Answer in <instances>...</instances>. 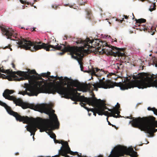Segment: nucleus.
<instances>
[{
	"label": "nucleus",
	"instance_id": "nucleus-1",
	"mask_svg": "<svg viewBox=\"0 0 157 157\" xmlns=\"http://www.w3.org/2000/svg\"><path fill=\"white\" fill-rule=\"evenodd\" d=\"M0 105L4 107L10 114L15 117L17 121L22 122L24 124L30 123L27 126L26 129L28 131L31 133V136L35 135L37 128L40 130V131L41 132L44 131L46 132L47 131H49L48 134L50 137L54 139H55L56 135L52 131L55 128H58L59 123L56 115L55 113L52 115L51 114V110L49 111V114H47L48 115L49 118L44 119V123H43L40 122L41 119L39 117L35 119L33 117H29L27 116H21L17 113L13 111L11 108L6 103L1 101Z\"/></svg>",
	"mask_w": 157,
	"mask_h": 157
},
{
	"label": "nucleus",
	"instance_id": "nucleus-14",
	"mask_svg": "<svg viewBox=\"0 0 157 157\" xmlns=\"http://www.w3.org/2000/svg\"><path fill=\"white\" fill-rule=\"evenodd\" d=\"M89 105H91L95 107L94 108L90 109V110L93 113V114L96 116L97 111L96 109H95L96 107L98 106V105L99 104V99H97L95 97H91L90 99L87 103Z\"/></svg>",
	"mask_w": 157,
	"mask_h": 157
},
{
	"label": "nucleus",
	"instance_id": "nucleus-28",
	"mask_svg": "<svg viewBox=\"0 0 157 157\" xmlns=\"http://www.w3.org/2000/svg\"><path fill=\"white\" fill-rule=\"evenodd\" d=\"M78 3L79 5H84L85 4L86 2V1L83 2L82 0H78Z\"/></svg>",
	"mask_w": 157,
	"mask_h": 157
},
{
	"label": "nucleus",
	"instance_id": "nucleus-40",
	"mask_svg": "<svg viewBox=\"0 0 157 157\" xmlns=\"http://www.w3.org/2000/svg\"><path fill=\"white\" fill-rule=\"evenodd\" d=\"M123 17H124L125 19H128V16L127 15H124Z\"/></svg>",
	"mask_w": 157,
	"mask_h": 157
},
{
	"label": "nucleus",
	"instance_id": "nucleus-43",
	"mask_svg": "<svg viewBox=\"0 0 157 157\" xmlns=\"http://www.w3.org/2000/svg\"><path fill=\"white\" fill-rule=\"evenodd\" d=\"M19 155V153L18 152H16L15 153V155Z\"/></svg>",
	"mask_w": 157,
	"mask_h": 157
},
{
	"label": "nucleus",
	"instance_id": "nucleus-46",
	"mask_svg": "<svg viewBox=\"0 0 157 157\" xmlns=\"http://www.w3.org/2000/svg\"><path fill=\"white\" fill-rule=\"evenodd\" d=\"M52 112L53 113H54L55 112V110H52Z\"/></svg>",
	"mask_w": 157,
	"mask_h": 157
},
{
	"label": "nucleus",
	"instance_id": "nucleus-29",
	"mask_svg": "<svg viewBox=\"0 0 157 157\" xmlns=\"http://www.w3.org/2000/svg\"><path fill=\"white\" fill-rule=\"evenodd\" d=\"M108 109V110L109 111L111 112L110 113H112L113 114V113L115 112V111L116 110V109H115V108H113V109H109L107 108V109Z\"/></svg>",
	"mask_w": 157,
	"mask_h": 157
},
{
	"label": "nucleus",
	"instance_id": "nucleus-6",
	"mask_svg": "<svg viewBox=\"0 0 157 157\" xmlns=\"http://www.w3.org/2000/svg\"><path fill=\"white\" fill-rule=\"evenodd\" d=\"M17 43L19 45L18 48L26 50H29L32 52H35L42 48L48 51L53 50V49H50V48L59 50L61 48L60 45H58L57 43H56V40L55 39H53L48 43L45 44L41 42H32L21 38V39L19 40Z\"/></svg>",
	"mask_w": 157,
	"mask_h": 157
},
{
	"label": "nucleus",
	"instance_id": "nucleus-37",
	"mask_svg": "<svg viewBox=\"0 0 157 157\" xmlns=\"http://www.w3.org/2000/svg\"><path fill=\"white\" fill-rule=\"evenodd\" d=\"M46 75H46V73H44L42 74L41 76L43 77H46Z\"/></svg>",
	"mask_w": 157,
	"mask_h": 157
},
{
	"label": "nucleus",
	"instance_id": "nucleus-39",
	"mask_svg": "<svg viewBox=\"0 0 157 157\" xmlns=\"http://www.w3.org/2000/svg\"><path fill=\"white\" fill-rule=\"evenodd\" d=\"M49 77L52 79H55L56 77L53 76H50Z\"/></svg>",
	"mask_w": 157,
	"mask_h": 157
},
{
	"label": "nucleus",
	"instance_id": "nucleus-55",
	"mask_svg": "<svg viewBox=\"0 0 157 157\" xmlns=\"http://www.w3.org/2000/svg\"><path fill=\"white\" fill-rule=\"evenodd\" d=\"M23 27L21 28V29H23Z\"/></svg>",
	"mask_w": 157,
	"mask_h": 157
},
{
	"label": "nucleus",
	"instance_id": "nucleus-53",
	"mask_svg": "<svg viewBox=\"0 0 157 157\" xmlns=\"http://www.w3.org/2000/svg\"><path fill=\"white\" fill-rule=\"evenodd\" d=\"M65 37L67 38V36H65Z\"/></svg>",
	"mask_w": 157,
	"mask_h": 157
},
{
	"label": "nucleus",
	"instance_id": "nucleus-50",
	"mask_svg": "<svg viewBox=\"0 0 157 157\" xmlns=\"http://www.w3.org/2000/svg\"><path fill=\"white\" fill-rule=\"evenodd\" d=\"M132 15H133V17L132 18V19L133 20L134 19V14H133V13H132Z\"/></svg>",
	"mask_w": 157,
	"mask_h": 157
},
{
	"label": "nucleus",
	"instance_id": "nucleus-47",
	"mask_svg": "<svg viewBox=\"0 0 157 157\" xmlns=\"http://www.w3.org/2000/svg\"><path fill=\"white\" fill-rule=\"evenodd\" d=\"M75 102L74 103V104H77V102H76L77 101H75Z\"/></svg>",
	"mask_w": 157,
	"mask_h": 157
},
{
	"label": "nucleus",
	"instance_id": "nucleus-27",
	"mask_svg": "<svg viewBox=\"0 0 157 157\" xmlns=\"http://www.w3.org/2000/svg\"><path fill=\"white\" fill-rule=\"evenodd\" d=\"M147 109L149 111H152L156 115H157V109H156L155 108H151L150 107H148Z\"/></svg>",
	"mask_w": 157,
	"mask_h": 157
},
{
	"label": "nucleus",
	"instance_id": "nucleus-11",
	"mask_svg": "<svg viewBox=\"0 0 157 157\" xmlns=\"http://www.w3.org/2000/svg\"><path fill=\"white\" fill-rule=\"evenodd\" d=\"M99 104L98 105L96 108L94 109H96L97 111V113L99 115H105L107 116L111 115V113L105 110L107 109V107L106 106V104L105 101L99 99Z\"/></svg>",
	"mask_w": 157,
	"mask_h": 157
},
{
	"label": "nucleus",
	"instance_id": "nucleus-10",
	"mask_svg": "<svg viewBox=\"0 0 157 157\" xmlns=\"http://www.w3.org/2000/svg\"><path fill=\"white\" fill-rule=\"evenodd\" d=\"M60 46L61 47V49L59 50H61L62 52L59 53V55H62L65 52H69L72 58H73L79 51L78 47H71L69 45H66L63 44H62Z\"/></svg>",
	"mask_w": 157,
	"mask_h": 157
},
{
	"label": "nucleus",
	"instance_id": "nucleus-38",
	"mask_svg": "<svg viewBox=\"0 0 157 157\" xmlns=\"http://www.w3.org/2000/svg\"><path fill=\"white\" fill-rule=\"evenodd\" d=\"M54 142L56 143H61V142H59L58 140H56V139H54Z\"/></svg>",
	"mask_w": 157,
	"mask_h": 157
},
{
	"label": "nucleus",
	"instance_id": "nucleus-18",
	"mask_svg": "<svg viewBox=\"0 0 157 157\" xmlns=\"http://www.w3.org/2000/svg\"><path fill=\"white\" fill-rule=\"evenodd\" d=\"M14 92V91L13 90H10L8 89H6L3 93V96L4 97H5V96H10V94H13Z\"/></svg>",
	"mask_w": 157,
	"mask_h": 157
},
{
	"label": "nucleus",
	"instance_id": "nucleus-54",
	"mask_svg": "<svg viewBox=\"0 0 157 157\" xmlns=\"http://www.w3.org/2000/svg\"><path fill=\"white\" fill-rule=\"evenodd\" d=\"M139 25V26H140V25L139 24V25Z\"/></svg>",
	"mask_w": 157,
	"mask_h": 157
},
{
	"label": "nucleus",
	"instance_id": "nucleus-12",
	"mask_svg": "<svg viewBox=\"0 0 157 157\" xmlns=\"http://www.w3.org/2000/svg\"><path fill=\"white\" fill-rule=\"evenodd\" d=\"M0 29H1L2 34L5 35L7 39L14 40V39H12V38L13 37L15 38H17V33L11 28L7 29L4 27L0 26Z\"/></svg>",
	"mask_w": 157,
	"mask_h": 157
},
{
	"label": "nucleus",
	"instance_id": "nucleus-19",
	"mask_svg": "<svg viewBox=\"0 0 157 157\" xmlns=\"http://www.w3.org/2000/svg\"><path fill=\"white\" fill-rule=\"evenodd\" d=\"M56 79H59L62 81H63L64 80H65V82H63L62 83L63 84L64 86H65L67 85V83L66 82H68V81L70 80V79L67 77H65L64 78H63V77H59L57 76H56Z\"/></svg>",
	"mask_w": 157,
	"mask_h": 157
},
{
	"label": "nucleus",
	"instance_id": "nucleus-5",
	"mask_svg": "<svg viewBox=\"0 0 157 157\" xmlns=\"http://www.w3.org/2000/svg\"><path fill=\"white\" fill-rule=\"evenodd\" d=\"M66 87L61 85H48V94H55L56 93H57L62 95V97L66 98H70L74 101H80V104L81 106L89 111V109L86 106V104L83 102L87 103L90 98H87L84 96H80V94L77 92L76 89L69 86L68 85Z\"/></svg>",
	"mask_w": 157,
	"mask_h": 157
},
{
	"label": "nucleus",
	"instance_id": "nucleus-13",
	"mask_svg": "<svg viewBox=\"0 0 157 157\" xmlns=\"http://www.w3.org/2000/svg\"><path fill=\"white\" fill-rule=\"evenodd\" d=\"M70 80H71L70 82L71 86L76 87L77 88L76 89L77 91H86V88L84 84L80 83L78 81L74 80L71 79H70L69 81Z\"/></svg>",
	"mask_w": 157,
	"mask_h": 157
},
{
	"label": "nucleus",
	"instance_id": "nucleus-42",
	"mask_svg": "<svg viewBox=\"0 0 157 157\" xmlns=\"http://www.w3.org/2000/svg\"><path fill=\"white\" fill-rule=\"evenodd\" d=\"M108 124L109 125H112V124H111V123L109 122V121H108Z\"/></svg>",
	"mask_w": 157,
	"mask_h": 157
},
{
	"label": "nucleus",
	"instance_id": "nucleus-17",
	"mask_svg": "<svg viewBox=\"0 0 157 157\" xmlns=\"http://www.w3.org/2000/svg\"><path fill=\"white\" fill-rule=\"evenodd\" d=\"M140 30L141 31H145V30H147L148 32L151 33V35H153L155 34V32L156 31L155 28H154L153 27H152L150 29H147L146 28V27H144V26H142V27L140 26Z\"/></svg>",
	"mask_w": 157,
	"mask_h": 157
},
{
	"label": "nucleus",
	"instance_id": "nucleus-25",
	"mask_svg": "<svg viewBox=\"0 0 157 157\" xmlns=\"http://www.w3.org/2000/svg\"><path fill=\"white\" fill-rule=\"evenodd\" d=\"M4 98L6 99H8L10 101H13L14 102L16 98L15 97L12 96H5V97Z\"/></svg>",
	"mask_w": 157,
	"mask_h": 157
},
{
	"label": "nucleus",
	"instance_id": "nucleus-22",
	"mask_svg": "<svg viewBox=\"0 0 157 157\" xmlns=\"http://www.w3.org/2000/svg\"><path fill=\"white\" fill-rule=\"evenodd\" d=\"M23 102L20 99H17L16 98L15 101L14 102V103L16 104V105H18L21 106L22 103Z\"/></svg>",
	"mask_w": 157,
	"mask_h": 157
},
{
	"label": "nucleus",
	"instance_id": "nucleus-45",
	"mask_svg": "<svg viewBox=\"0 0 157 157\" xmlns=\"http://www.w3.org/2000/svg\"><path fill=\"white\" fill-rule=\"evenodd\" d=\"M109 117V116H107V118H106V120L107 121H108V117Z\"/></svg>",
	"mask_w": 157,
	"mask_h": 157
},
{
	"label": "nucleus",
	"instance_id": "nucleus-31",
	"mask_svg": "<svg viewBox=\"0 0 157 157\" xmlns=\"http://www.w3.org/2000/svg\"><path fill=\"white\" fill-rule=\"evenodd\" d=\"M115 109H116V110L115 111V112L113 113L116 114L117 115H118L119 116L121 117V115L119 114L120 112L119 111L117 108H115Z\"/></svg>",
	"mask_w": 157,
	"mask_h": 157
},
{
	"label": "nucleus",
	"instance_id": "nucleus-7",
	"mask_svg": "<svg viewBox=\"0 0 157 157\" xmlns=\"http://www.w3.org/2000/svg\"><path fill=\"white\" fill-rule=\"evenodd\" d=\"M127 118L132 119L130 123L133 127L145 131L149 134L151 136H153L154 133L157 131V129L155 128L157 127V121H155V118L153 117L135 118L130 116L127 117Z\"/></svg>",
	"mask_w": 157,
	"mask_h": 157
},
{
	"label": "nucleus",
	"instance_id": "nucleus-3",
	"mask_svg": "<svg viewBox=\"0 0 157 157\" xmlns=\"http://www.w3.org/2000/svg\"><path fill=\"white\" fill-rule=\"evenodd\" d=\"M133 77L134 80L132 82H125L124 84L121 82H113L109 80L104 81L102 79H100L99 82H97L92 85L94 90L97 91L98 90V88L107 89L113 88L115 86L120 87L122 90L134 87L142 89L151 86L157 87V75L150 73H144L139 74L137 76L134 75Z\"/></svg>",
	"mask_w": 157,
	"mask_h": 157
},
{
	"label": "nucleus",
	"instance_id": "nucleus-16",
	"mask_svg": "<svg viewBox=\"0 0 157 157\" xmlns=\"http://www.w3.org/2000/svg\"><path fill=\"white\" fill-rule=\"evenodd\" d=\"M99 71H103L104 72V73L105 74L107 73V72H106L105 73V71L104 70H103L102 69L101 70L98 69L97 67L94 68L93 67H92L91 69H90V70H89V71H87L86 72L91 74L92 76H98V75L96 74V73L98 72Z\"/></svg>",
	"mask_w": 157,
	"mask_h": 157
},
{
	"label": "nucleus",
	"instance_id": "nucleus-34",
	"mask_svg": "<svg viewBox=\"0 0 157 157\" xmlns=\"http://www.w3.org/2000/svg\"><path fill=\"white\" fill-rule=\"evenodd\" d=\"M120 104L118 103H117L116 106V107L115 108H117V109H118L120 108Z\"/></svg>",
	"mask_w": 157,
	"mask_h": 157
},
{
	"label": "nucleus",
	"instance_id": "nucleus-36",
	"mask_svg": "<svg viewBox=\"0 0 157 157\" xmlns=\"http://www.w3.org/2000/svg\"><path fill=\"white\" fill-rule=\"evenodd\" d=\"M58 7V6H54V5H53L52 6V8H53V9H56Z\"/></svg>",
	"mask_w": 157,
	"mask_h": 157
},
{
	"label": "nucleus",
	"instance_id": "nucleus-8",
	"mask_svg": "<svg viewBox=\"0 0 157 157\" xmlns=\"http://www.w3.org/2000/svg\"><path fill=\"white\" fill-rule=\"evenodd\" d=\"M124 155H128L132 157H137V152L133 150L132 148H127V147L118 146L114 147L108 157H120L124 156ZM99 157H103L100 155Z\"/></svg>",
	"mask_w": 157,
	"mask_h": 157
},
{
	"label": "nucleus",
	"instance_id": "nucleus-24",
	"mask_svg": "<svg viewBox=\"0 0 157 157\" xmlns=\"http://www.w3.org/2000/svg\"><path fill=\"white\" fill-rule=\"evenodd\" d=\"M135 19L136 23L140 24L146 22V20L144 18H140L138 19L135 18Z\"/></svg>",
	"mask_w": 157,
	"mask_h": 157
},
{
	"label": "nucleus",
	"instance_id": "nucleus-26",
	"mask_svg": "<svg viewBox=\"0 0 157 157\" xmlns=\"http://www.w3.org/2000/svg\"><path fill=\"white\" fill-rule=\"evenodd\" d=\"M156 5L155 3H152L149 8V10L151 12L156 10Z\"/></svg>",
	"mask_w": 157,
	"mask_h": 157
},
{
	"label": "nucleus",
	"instance_id": "nucleus-33",
	"mask_svg": "<svg viewBox=\"0 0 157 157\" xmlns=\"http://www.w3.org/2000/svg\"><path fill=\"white\" fill-rule=\"evenodd\" d=\"M11 45L10 44H9L8 46H6L5 47L3 48L4 49H6V48H9L10 49V51H12V49L10 48Z\"/></svg>",
	"mask_w": 157,
	"mask_h": 157
},
{
	"label": "nucleus",
	"instance_id": "nucleus-44",
	"mask_svg": "<svg viewBox=\"0 0 157 157\" xmlns=\"http://www.w3.org/2000/svg\"><path fill=\"white\" fill-rule=\"evenodd\" d=\"M111 125L113 127H114L115 128H116V126H115V125H113V124H112V125Z\"/></svg>",
	"mask_w": 157,
	"mask_h": 157
},
{
	"label": "nucleus",
	"instance_id": "nucleus-15",
	"mask_svg": "<svg viewBox=\"0 0 157 157\" xmlns=\"http://www.w3.org/2000/svg\"><path fill=\"white\" fill-rule=\"evenodd\" d=\"M84 55V53L83 52H81L79 51L77 53L75 56L74 57V59H76L79 64L80 65V67L81 68V70L82 71H83V63L82 62L83 56Z\"/></svg>",
	"mask_w": 157,
	"mask_h": 157
},
{
	"label": "nucleus",
	"instance_id": "nucleus-20",
	"mask_svg": "<svg viewBox=\"0 0 157 157\" xmlns=\"http://www.w3.org/2000/svg\"><path fill=\"white\" fill-rule=\"evenodd\" d=\"M21 71L22 72H26L29 76H30V75H29V74H30V75L35 74L36 75H37V76H36H36L38 77H41L39 75L38 73H36V71L34 70H31V71H26V72L22 71ZM41 78H42L41 77Z\"/></svg>",
	"mask_w": 157,
	"mask_h": 157
},
{
	"label": "nucleus",
	"instance_id": "nucleus-49",
	"mask_svg": "<svg viewBox=\"0 0 157 157\" xmlns=\"http://www.w3.org/2000/svg\"><path fill=\"white\" fill-rule=\"evenodd\" d=\"M155 66L156 67H157V63H155Z\"/></svg>",
	"mask_w": 157,
	"mask_h": 157
},
{
	"label": "nucleus",
	"instance_id": "nucleus-9",
	"mask_svg": "<svg viewBox=\"0 0 157 157\" xmlns=\"http://www.w3.org/2000/svg\"><path fill=\"white\" fill-rule=\"evenodd\" d=\"M23 109L29 108L36 111H38L41 113L46 114H49V111L51 109L47 107L44 104L35 105L32 104H30L23 102L21 106Z\"/></svg>",
	"mask_w": 157,
	"mask_h": 157
},
{
	"label": "nucleus",
	"instance_id": "nucleus-41",
	"mask_svg": "<svg viewBox=\"0 0 157 157\" xmlns=\"http://www.w3.org/2000/svg\"><path fill=\"white\" fill-rule=\"evenodd\" d=\"M12 67L13 68H15V65L14 64V63H12Z\"/></svg>",
	"mask_w": 157,
	"mask_h": 157
},
{
	"label": "nucleus",
	"instance_id": "nucleus-35",
	"mask_svg": "<svg viewBox=\"0 0 157 157\" xmlns=\"http://www.w3.org/2000/svg\"><path fill=\"white\" fill-rule=\"evenodd\" d=\"M50 74H51V73L50 72H47V73H46V77H50Z\"/></svg>",
	"mask_w": 157,
	"mask_h": 157
},
{
	"label": "nucleus",
	"instance_id": "nucleus-2",
	"mask_svg": "<svg viewBox=\"0 0 157 157\" xmlns=\"http://www.w3.org/2000/svg\"><path fill=\"white\" fill-rule=\"evenodd\" d=\"M0 78H6L9 81H20L25 79H29V83L24 84L25 90L19 93L23 95L27 94L30 96H37L40 93H48V86L44 85V80L34 75L29 76L27 73L21 71L15 72L9 69L5 70L3 66H0Z\"/></svg>",
	"mask_w": 157,
	"mask_h": 157
},
{
	"label": "nucleus",
	"instance_id": "nucleus-52",
	"mask_svg": "<svg viewBox=\"0 0 157 157\" xmlns=\"http://www.w3.org/2000/svg\"><path fill=\"white\" fill-rule=\"evenodd\" d=\"M33 31H35V28H34L33 29Z\"/></svg>",
	"mask_w": 157,
	"mask_h": 157
},
{
	"label": "nucleus",
	"instance_id": "nucleus-32",
	"mask_svg": "<svg viewBox=\"0 0 157 157\" xmlns=\"http://www.w3.org/2000/svg\"><path fill=\"white\" fill-rule=\"evenodd\" d=\"M21 2L23 4H27V5L29 4V3L28 2H26V1L25 0H20Z\"/></svg>",
	"mask_w": 157,
	"mask_h": 157
},
{
	"label": "nucleus",
	"instance_id": "nucleus-48",
	"mask_svg": "<svg viewBox=\"0 0 157 157\" xmlns=\"http://www.w3.org/2000/svg\"><path fill=\"white\" fill-rule=\"evenodd\" d=\"M139 1H141L142 2H144L145 1H146V0H139Z\"/></svg>",
	"mask_w": 157,
	"mask_h": 157
},
{
	"label": "nucleus",
	"instance_id": "nucleus-4",
	"mask_svg": "<svg viewBox=\"0 0 157 157\" xmlns=\"http://www.w3.org/2000/svg\"><path fill=\"white\" fill-rule=\"evenodd\" d=\"M76 43L80 44L81 46L78 47L79 50L84 53L86 51L92 48H95L96 52L100 53H107L114 56H124L125 54L120 52L117 48L111 45H109L106 41H103L98 39L91 40L89 38L83 40L77 39Z\"/></svg>",
	"mask_w": 157,
	"mask_h": 157
},
{
	"label": "nucleus",
	"instance_id": "nucleus-23",
	"mask_svg": "<svg viewBox=\"0 0 157 157\" xmlns=\"http://www.w3.org/2000/svg\"><path fill=\"white\" fill-rule=\"evenodd\" d=\"M86 12V17L89 19H91V10L88 8L86 9L85 10Z\"/></svg>",
	"mask_w": 157,
	"mask_h": 157
},
{
	"label": "nucleus",
	"instance_id": "nucleus-21",
	"mask_svg": "<svg viewBox=\"0 0 157 157\" xmlns=\"http://www.w3.org/2000/svg\"><path fill=\"white\" fill-rule=\"evenodd\" d=\"M114 68L117 70H121L123 67V65L121 63H116L114 64Z\"/></svg>",
	"mask_w": 157,
	"mask_h": 157
},
{
	"label": "nucleus",
	"instance_id": "nucleus-51",
	"mask_svg": "<svg viewBox=\"0 0 157 157\" xmlns=\"http://www.w3.org/2000/svg\"><path fill=\"white\" fill-rule=\"evenodd\" d=\"M124 19V18H122V20H121V22H122V21H123Z\"/></svg>",
	"mask_w": 157,
	"mask_h": 157
},
{
	"label": "nucleus",
	"instance_id": "nucleus-30",
	"mask_svg": "<svg viewBox=\"0 0 157 157\" xmlns=\"http://www.w3.org/2000/svg\"><path fill=\"white\" fill-rule=\"evenodd\" d=\"M116 114L115 113H113L112 114V113H111V115H109V116H110V117H113L114 118H117L118 117H120V116H119L118 115H115Z\"/></svg>",
	"mask_w": 157,
	"mask_h": 157
}]
</instances>
